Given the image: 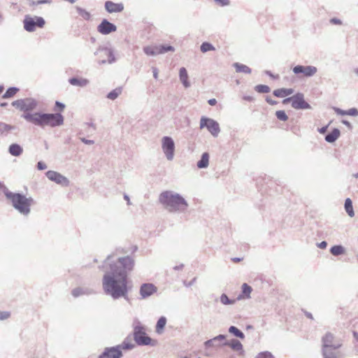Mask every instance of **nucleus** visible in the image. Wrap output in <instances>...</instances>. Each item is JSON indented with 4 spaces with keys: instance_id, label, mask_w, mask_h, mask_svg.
<instances>
[{
    "instance_id": "f257e3e1",
    "label": "nucleus",
    "mask_w": 358,
    "mask_h": 358,
    "mask_svg": "<svg viewBox=\"0 0 358 358\" xmlns=\"http://www.w3.org/2000/svg\"><path fill=\"white\" fill-rule=\"evenodd\" d=\"M113 255H109L99 268L104 270L102 287L104 293L116 300L128 299V274L134 266V260L129 256L119 257L112 262Z\"/></svg>"
},
{
    "instance_id": "f03ea898",
    "label": "nucleus",
    "mask_w": 358,
    "mask_h": 358,
    "mask_svg": "<svg viewBox=\"0 0 358 358\" xmlns=\"http://www.w3.org/2000/svg\"><path fill=\"white\" fill-rule=\"evenodd\" d=\"M11 104L24 112L22 115V118L41 128L46 126L56 127L64 124V118L60 113H29V111L35 110L38 105V102L35 99H20L13 101Z\"/></svg>"
},
{
    "instance_id": "7ed1b4c3",
    "label": "nucleus",
    "mask_w": 358,
    "mask_h": 358,
    "mask_svg": "<svg viewBox=\"0 0 358 358\" xmlns=\"http://www.w3.org/2000/svg\"><path fill=\"white\" fill-rule=\"evenodd\" d=\"M159 201L165 209L173 213H185L189 206L181 194L170 190L162 192L159 196Z\"/></svg>"
},
{
    "instance_id": "20e7f679",
    "label": "nucleus",
    "mask_w": 358,
    "mask_h": 358,
    "mask_svg": "<svg viewBox=\"0 0 358 358\" xmlns=\"http://www.w3.org/2000/svg\"><path fill=\"white\" fill-rule=\"evenodd\" d=\"M6 198L10 202L14 209L22 215L27 217L31 213V206L34 203L33 198L27 197L22 193L13 192L9 189H6Z\"/></svg>"
},
{
    "instance_id": "39448f33",
    "label": "nucleus",
    "mask_w": 358,
    "mask_h": 358,
    "mask_svg": "<svg viewBox=\"0 0 358 358\" xmlns=\"http://www.w3.org/2000/svg\"><path fill=\"white\" fill-rule=\"evenodd\" d=\"M45 24L44 18L41 16L26 15L23 20L24 29L28 32H34L37 27L43 28Z\"/></svg>"
},
{
    "instance_id": "423d86ee",
    "label": "nucleus",
    "mask_w": 358,
    "mask_h": 358,
    "mask_svg": "<svg viewBox=\"0 0 358 358\" xmlns=\"http://www.w3.org/2000/svg\"><path fill=\"white\" fill-rule=\"evenodd\" d=\"M134 340L138 345H152V338L147 335L141 325H136L133 332Z\"/></svg>"
},
{
    "instance_id": "0eeeda50",
    "label": "nucleus",
    "mask_w": 358,
    "mask_h": 358,
    "mask_svg": "<svg viewBox=\"0 0 358 358\" xmlns=\"http://www.w3.org/2000/svg\"><path fill=\"white\" fill-rule=\"evenodd\" d=\"M206 128L214 137H217L220 132L219 123L210 117L202 116L200 120V129Z\"/></svg>"
},
{
    "instance_id": "6e6552de",
    "label": "nucleus",
    "mask_w": 358,
    "mask_h": 358,
    "mask_svg": "<svg viewBox=\"0 0 358 358\" xmlns=\"http://www.w3.org/2000/svg\"><path fill=\"white\" fill-rule=\"evenodd\" d=\"M175 148L174 141L171 136H166L162 138V149L167 160L173 159Z\"/></svg>"
},
{
    "instance_id": "1a4fd4ad",
    "label": "nucleus",
    "mask_w": 358,
    "mask_h": 358,
    "mask_svg": "<svg viewBox=\"0 0 358 358\" xmlns=\"http://www.w3.org/2000/svg\"><path fill=\"white\" fill-rule=\"evenodd\" d=\"M293 73L300 77L301 76L306 78H311L317 72V68L312 65H296L292 69Z\"/></svg>"
},
{
    "instance_id": "9d476101",
    "label": "nucleus",
    "mask_w": 358,
    "mask_h": 358,
    "mask_svg": "<svg viewBox=\"0 0 358 358\" xmlns=\"http://www.w3.org/2000/svg\"><path fill=\"white\" fill-rule=\"evenodd\" d=\"M321 350L340 349L342 343L338 341L334 335L330 332H327L321 338Z\"/></svg>"
},
{
    "instance_id": "9b49d317",
    "label": "nucleus",
    "mask_w": 358,
    "mask_h": 358,
    "mask_svg": "<svg viewBox=\"0 0 358 358\" xmlns=\"http://www.w3.org/2000/svg\"><path fill=\"white\" fill-rule=\"evenodd\" d=\"M45 176L50 180L62 187H68L69 185V180L59 172L48 171L45 173Z\"/></svg>"
},
{
    "instance_id": "f8f14e48",
    "label": "nucleus",
    "mask_w": 358,
    "mask_h": 358,
    "mask_svg": "<svg viewBox=\"0 0 358 358\" xmlns=\"http://www.w3.org/2000/svg\"><path fill=\"white\" fill-rule=\"evenodd\" d=\"M292 107L296 110L311 109V106L306 101L304 94L301 92H297L293 95V101Z\"/></svg>"
},
{
    "instance_id": "ddd939ff",
    "label": "nucleus",
    "mask_w": 358,
    "mask_h": 358,
    "mask_svg": "<svg viewBox=\"0 0 358 358\" xmlns=\"http://www.w3.org/2000/svg\"><path fill=\"white\" fill-rule=\"evenodd\" d=\"M117 30L115 24L109 22L107 19H103L100 24L97 26V31L103 35H108Z\"/></svg>"
},
{
    "instance_id": "4468645a",
    "label": "nucleus",
    "mask_w": 358,
    "mask_h": 358,
    "mask_svg": "<svg viewBox=\"0 0 358 358\" xmlns=\"http://www.w3.org/2000/svg\"><path fill=\"white\" fill-rule=\"evenodd\" d=\"M118 347H107L99 355V358H122L123 353L120 350Z\"/></svg>"
},
{
    "instance_id": "2eb2a0df",
    "label": "nucleus",
    "mask_w": 358,
    "mask_h": 358,
    "mask_svg": "<svg viewBox=\"0 0 358 358\" xmlns=\"http://www.w3.org/2000/svg\"><path fill=\"white\" fill-rule=\"evenodd\" d=\"M157 287L152 283H143L141 285L139 293L141 299H147L157 292Z\"/></svg>"
},
{
    "instance_id": "dca6fc26",
    "label": "nucleus",
    "mask_w": 358,
    "mask_h": 358,
    "mask_svg": "<svg viewBox=\"0 0 358 358\" xmlns=\"http://www.w3.org/2000/svg\"><path fill=\"white\" fill-rule=\"evenodd\" d=\"M222 345L224 346H229L231 350L235 352H237L238 355L244 356L245 351L243 350V346L242 343L237 339L233 338L230 341L224 340L222 342Z\"/></svg>"
},
{
    "instance_id": "f3484780",
    "label": "nucleus",
    "mask_w": 358,
    "mask_h": 358,
    "mask_svg": "<svg viewBox=\"0 0 358 358\" xmlns=\"http://www.w3.org/2000/svg\"><path fill=\"white\" fill-rule=\"evenodd\" d=\"M226 338H227L226 335L220 334L217 336H215L214 338H213L211 339L207 340L206 341L204 342L203 345L206 348H212V347L217 348V347L224 346L222 345V342L224 341Z\"/></svg>"
},
{
    "instance_id": "a211bd4d",
    "label": "nucleus",
    "mask_w": 358,
    "mask_h": 358,
    "mask_svg": "<svg viewBox=\"0 0 358 358\" xmlns=\"http://www.w3.org/2000/svg\"><path fill=\"white\" fill-rule=\"evenodd\" d=\"M106 10L109 13H121L124 10L122 3H115L112 1H106L104 3Z\"/></svg>"
},
{
    "instance_id": "6ab92c4d",
    "label": "nucleus",
    "mask_w": 358,
    "mask_h": 358,
    "mask_svg": "<svg viewBox=\"0 0 358 358\" xmlns=\"http://www.w3.org/2000/svg\"><path fill=\"white\" fill-rule=\"evenodd\" d=\"M95 291L90 287H78L72 289L71 294L74 298H78L83 295H92L94 294Z\"/></svg>"
},
{
    "instance_id": "aec40b11",
    "label": "nucleus",
    "mask_w": 358,
    "mask_h": 358,
    "mask_svg": "<svg viewBox=\"0 0 358 358\" xmlns=\"http://www.w3.org/2000/svg\"><path fill=\"white\" fill-rule=\"evenodd\" d=\"M104 52V54L107 56V62L108 64H113L116 62V58L115 57L114 52L112 48L107 47H99L94 52V55H98L99 52Z\"/></svg>"
},
{
    "instance_id": "412c9836",
    "label": "nucleus",
    "mask_w": 358,
    "mask_h": 358,
    "mask_svg": "<svg viewBox=\"0 0 358 358\" xmlns=\"http://www.w3.org/2000/svg\"><path fill=\"white\" fill-rule=\"evenodd\" d=\"M322 358H343V354L339 349L321 350Z\"/></svg>"
},
{
    "instance_id": "4be33fe9",
    "label": "nucleus",
    "mask_w": 358,
    "mask_h": 358,
    "mask_svg": "<svg viewBox=\"0 0 358 358\" xmlns=\"http://www.w3.org/2000/svg\"><path fill=\"white\" fill-rule=\"evenodd\" d=\"M117 348L122 352V350H131L135 348V344L132 342V338L130 336L126 337L121 344L115 345Z\"/></svg>"
},
{
    "instance_id": "5701e85b",
    "label": "nucleus",
    "mask_w": 358,
    "mask_h": 358,
    "mask_svg": "<svg viewBox=\"0 0 358 358\" xmlns=\"http://www.w3.org/2000/svg\"><path fill=\"white\" fill-rule=\"evenodd\" d=\"M69 83L73 86L84 87L90 83V80L84 78L72 77L69 79Z\"/></svg>"
},
{
    "instance_id": "b1692460",
    "label": "nucleus",
    "mask_w": 358,
    "mask_h": 358,
    "mask_svg": "<svg viewBox=\"0 0 358 358\" xmlns=\"http://www.w3.org/2000/svg\"><path fill=\"white\" fill-rule=\"evenodd\" d=\"M241 294H240L238 297L237 300H241L243 299H250V294L252 291V288L251 286L248 285L247 283H243L241 287Z\"/></svg>"
},
{
    "instance_id": "393cba45",
    "label": "nucleus",
    "mask_w": 358,
    "mask_h": 358,
    "mask_svg": "<svg viewBox=\"0 0 358 358\" xmlns=\"http://www.w3.org/2000/svg\"><path fill=\"white\" fill-rule=\"evenodd\" d=\"M294 92V90L292 88H280L275 90L273 94L276 97L284 98L292 94Z\"/></svg>"
},
{
    "instance_id": "a878e982",
    "label": "nucleus",
    "mask_w": 358,
    "mask_h": 358,
    "mask_svg": "<svg viewBox=\"0 0 358 358\" xmlns=\"http://www.w3.org/2000/svg\"><path fill=\"white\" fill-rule=\"evenodd\" d=\"M8 152L13 157H19L22 154L23 148L18 143H12L8 147Z\"/></svg>"
},
{
    "instance_id": "bb28decb",
    "label": "nucleus",
    "mask_w": 358,
    "mask_h": 358,
    "mask_svg": "<svg viewBox=\"0 0 358 358\" xmlns=\"http://www.w3.org/2000/svg\"><path fill=\"white\" fill-rule=\"evenodd\" d=\"M17 127L7 123L0 122V136H7L12 131L15 130Z\"/></svg>"
},
{
    "instance_id": "cd10ccee",
    "label": "nucleus",
    "mask_w": 358,
    "mask_h": 358,
    "mask_svg": "<svg viewBox=\"0 0 358 358\" xmlns=\"http://www.w3.org/2000/svg\"><path fill=\"white\" fill-rule=\"evenodd\" d=\"M341 131L338 128H334L331 131L325 136V141L328 143H334L340 136Z\"/></svg>"
},
{
    "instance_id": "c85d7f7f",
    "label": "nucleus",
    "mask_w": 358,
    "mask_h": 358,
    "mask_svg": "<svg viewBox=\"0 0 358 358\" xmlns=\"http://www.w3.org/2000/svg\"><path fill=\"white\" fill-rule=\"evenodd\" d=\"M179 78H180V80L182 84L183 85V86L185 88H187L190 86V83L188 80L189 76H188L187 71L185 67H181L180 69Z\"/></svg>"
},
{
    "instance_id": "c756f323",
    "label": "nucleus",
    "mask_w": 358,
    "mask_h": 358,
    "mask_svg": "<svg viewBox=\"0 0 358 358\" xmlns=\"http://www.w3.org/2000/svg\"><path fill=\"white\" fill-rule=\"evenodd\" d=\"M209 154L206 152L201 155V159L197 162L196 166L199 169H206L209 164Z\"/></svg>"
},
{
    "instance_id": "7c9ffc66",
    "label": "nucleus",
    "mask_w": 358,
    "mask_h": 358,
    "mask_svg": "<svg viewBox=\"0 0 358 358\" xmlns=\"http://www.w3.org/2000/svg\"><path fill=\"white\" fill-rule=\"evenodd\" d=\"M166 322H167L166 317L164 316H161L158 319L156 326H155V331L157 334H161L163 333L164 327L166 324Z\"/></svg>"
},
{
    "instance_id": "2f4dec72",
    "label": "nucleus",
    "mask_w": 358,
    "mask_h": 358,
    "mask_svg": "<svg viewBox=\"0 0 358 358\" xmlns=\"http://www.w3.org/2000/svg\"><path fill=\"white\" fill-rule=\"evenodd\" d=\"M233 66L235 68L236 71L238 73L250 74L252 72V69L249 66L238 62L234 63Z\"/></svg>"
},
{
    "instance_id": "473e14b6",
    "label": "nucleus",
    "mask_w": 358,
    "mask_h": 358,
    "mask_svg": "<svg viewBox=\"0 0 358 358\" xmlns=\"http://www.w3.org/2000/svg\"><path fill=\"white\" fill-rule=\"evenodd\" d=\"M345 252V248L341 245H335L330 248V252L334 256L342 255Z\"/></svg>"
},
{
    "instance_id": "72a5a7b5",
    "label": "nucleus",
    "mask_w": 358,
    "mask_h": 358,
    "mask_svg": "<svg viewBox=\"0 0 358 358\" xmlns=\"http://www.w3.org/2000/svg\"><path fill=\"white\" fill-rule=\"evenodd\" d=\"M344 208H345L346 213L350 217H354L355 212L353 210L352 201L350 198H347L345 199V203H344Z\"/></svg>"
},
{
    "instance_id": "f704fd0d",
    "label": "nucleus",
    "mask_w": 358,
    "mask_h": 358,
    "mask_svg": "<svg viewBox=\"0 0 358 358\" xmlns=\"http://www.w3.org/2000/svg\"><path fill=\"white\" fill-rule=\"evenodd\" d=\"M228 331L229 334H232L236 338L241 339L245 338V334H243V332L235 326H230L228 329Z\"/></svg>"
},
{
    "instance_id": "c9c22d12",
    "label": "nucleus",
    "mask_w": 358,
    "mask_h": 358,
    "mask_svg": "<svg viewBox=\"0 0 358 358\" xmlns=\"http://www.w3.org/2000/svg\"><path fill=\"white\" fill-rule=\"evenodd\" d=\"M143 52L145 55L149 56H155L159 55L157 45L155 46H145Z\"/></svg>"
},
{
    "instance_id": "e433bc0d",
    "label": "nucleus",
    "mask_w": 358,
    "mask_h": 358,
    "mask_svg": "<svg viewBox=\"0 0 358 358\" xmlns=\"http://www.w3.org/2000/svg\"><path fill=\"white\" fill-rule=\"evenodd\" d=\"M158 48V52L159 54H164L168 52H173L175 50V48L173 46L171 45L167 44H162L157 45Z\"/></svg>"
},
{
    "instance_id": "4c0bfd02",
    "label": "nucleus",
    "mask_w": 358,
    "mask_h": 358,
    "mask_svg": "<svg viewBox=\"0 0 358 358\" xmlns=\"http://www.w3.org/2000/svg\"><path fill=\"white\" fill-rule=\"evenodd\" d=\"M122 87H117V88L113 90L112 91H110L109 93H108L106 95V97L108 99L115 100L122 93Z\"/></svg>"
},
{
    "instance_id": "58836bf2",
    "label": "nucleus",
    "mask_w": 358,
    "mask_h": 358,
    "mask_svg": "<svg viewBox=\"0 0 358 358\" xmlns=\"http://www.w3.org/2000/svg\"><path fill=\"white\" fill-rule=\"evenodd\" d=\"M18 91L19 88L16 87H8L6 90V92L3 94L2 97L3 99H8L13 97Z\"/></svg>"
},
{
    "instance_id": "ea45409f",
    "label": "nucleus",
    "mask_w": 358,
    "mask_h": 358,
    "mask_svg": "<svg viewBox=\"0 0 358 358\" xmlns=\"http://www.w3.org/2000/svg\"><path fill=\"white\" fill-rule=\"evenodd\" d=\"M76 10L78 15L85 20H90L91 19V14L85 9L81 7H76Z\"/></svg>"
},
{
    "instance_id": "a19ab883",
    "label": "nucleus",
    "mask_w": 358,
    "mask_h": 358,
    "mask_svg": "<svg viewBox=\"0 0 358 358\" xmlns=\"http://www.w3.org/2000/svg\"><path fill=\"white\" fill-rule=\"evenodd\" d=\"M200 50L202 52L205 53L208 51L215 50V48L209 42H203L200 46Z\"/></svg>"
},
{
    "instance_id": "79ce46f5",
    "label": "nucleus",
    "mask_w": 358,
    "mask_h": 358,
    "mask_svg": "<svg viewBox=\"0 0 358 358\" xmlns=\"http://www.w3.org/2000/svg\"><path fill=\"white\" fill-rule=\"evenodd\" d=\"M220 300L223 305H233L236 302L235 299H229L226 294H222Z\"/></svg>"
},
{
    "instance_id": "37998d69",
    "label": "nucleus",
    "mask_w": 358,
    "mask_h": 358,
    "mask_svg": "<svg viewBox=\"0 0 358 358\" xmlns=\"http://www.w3.org/2000/svg\"><path fill=\"white\" fill-rule=\"evenodd\" d=\"M255 90L256 92H257L258 93H261V94L268 93L271 91V88L269 86H268L266 85H262V84L256 85L255 87Z\"/></svg>"
},
{
    "instance_id": "c03bdc74",
    "label": "nucleus",
    "mask_w": 358,
    "mask_h": 358,
    "mask_svg": "<svg viewBox=\"0 0 358 358\" xmlns=\"http://www.w3.org/2000/svg\"><path fill=\"white\" fill-rule=\"evenodd\" d=\"M29 5L31 6H35L40 4L48 3L50 4L52 3V0H28Z\"/></svg>"
},
{
    "instance_id": "a18cd8bd",
    "label": "nucleus",
    "mask_w": 358,
    "mask_h": 358,
    "mask_svg": "<svg viewBox=\"0 0 358 358\" xmlns=\"http://www.w3.org/2000/svg\"><path fill=\"white\" fill-rule=\"evenodd\" d=\"M275 116L278 118V120H279L280 121L285 122V121H287L288 120L287 115L286 114L285 110H277L275 112Z\"/></svg>"
},
{
    "instance_id": "49530a36",
    "label": "nucleus",
    "mask_w": 358,
    "mask_h": 358,
    "mask_svg": "<svg viewBox=\"0 0 358 358\" xmlns=\"http://www.w3.org/2000/svg\"><path fill=\"white\" fill-rule=\"evenodd\" d=\"M255 358H275L273 354L268 351H264L258 353Z\"/></svg>"
},
{
    "instance_id": "de8ad7c7",
    "label": "nucleus",
    "mask_w": 358,
    "mask_h": 358,
    "mask_svg": "<svg viewBox=\"0 0 358 358\" xmlns=\"http://www.w3.org/2000/svg\"><path fill=\"white\" fill-rule=\"evenodd\" d=\"M65 104L59 101H55V106H54V110L55 112L58 111V112H62L64 110L65 108ZM61 114V113H59Z\"/></svg>"
},
{
    "instance_id": "09e8293b",
    "label": "nucleus",
    "mask_w": 358,
    "mask_h": 358,
    "mask_svg": "<svg viewBox=\"0 0 358 358\" xmlns=\"http://www.w3.org/2000/svg\"><path fill=\"white\" fill-rule=\"evenodd\" d=\"M347 115L354 117L358 116V109L356 108H350L349 110H347Z\"/></svg>"
},
{
    "instance_id": "8fccbe9b",
    "label": "nucleus",
    "mask_w": 358,
    "mask_h": 358,
    "mask_svg": "<svg viewBox=\"0 0 358 358\" xmlns=\"http://www.w3.org/2000/svg\"><path fill=\"white\" fill-rule=\"evenodd\" d=\"M10 316V313L8 311H0V320L8 319Z\"/></svg>"
},
{
    "instance_id": "3c124183",
    "label": "nucleus",
    "mask_w": 358,
    "mask_h": 358,
    "mask_svg": "<svg viewBox=\"0 0 358 358\" xmlns=\"http://www.w3.org/2000/svg\"><path fill=\"white\" fill-rule=\"evenodd\" d=\"M214 1L220 6H229L230 3L229 0H214Z\"/></svg>"
},
{
    "instance_id": "603ef678",
    "label": "nucleus",
    "mask_w": 358,
    "mask_h": 358,
    "mask_svg": "<svg viewBox=\"0 0 358 358\" xmlns=\"http://www.w3.org/2000/svg\"><path fill=\"white\" fill-rule=\"evenodd\" d=\"M36 168L39 171H43V170H45L47 168V165L45 164V162H42V161H40L37 163L36 164Z\"/></svg>"
},
{
    "instance_id": "864d4df0",
    "label": "nucleus",
    "mask_w": 358,
    "mask_h": 358,
    "mask_svg": "<svg viewBox=\"0 0 358 358\" xmlns=\"http://www.w3.org/2000/svg\"><path fill=\"white\" fill-rule=\"evenodd\" d=\"M264 73L273 80H278L279 78V75H275L271 71L266 70L264 71Z\"/></svg>"
},
{
    "instance_id": "5fc2aeb1",
    "label": "nucleus",
    "mask_w": 358,
    "mask_h": 358,
    "mask_svg": "<svg viewBox=\"0 0 358 358\" xmlns=\"http://www.w3.org/2000/svg\"><path fill=\"white\" fill-rule=\"evenodd\" d=\"M334 111L337 115H347V110H342L339 108H334Z\"/></svg>"
},
{
    "instance_id": "6e6d98bb",
    "label": "nucleus",
    "mask_w": 358,
    "mask_h": 358,
    "mask_svg": "<svg viewBox=\"0 0 358 358\" xmlns=\"http://www.w3.org/2000/svg\"><path fill=\"white\" fill-rule=\"evenodd\" d=\"M196 278H194L192 280H190L189 282H187L186 280H184L183 281V285L187 287H191L192 285H194V283L196 282Z\"/></svg>"
},
{
    "instance_id": "4d7b16f0",
    "label": "nucleus",
    "mask_w": 358,
    "mask_h": 358,
    "mask_svg": "<svg viewBox=\"0 0 358 358\" xmlns=\"http://www.w3.org/2000/svg\"><path fill=\"white\" fill-rule=\"evenodd\" d=\"M330 23L332 24L340 25L342 24V21L338 18L333 17V18L330 19Z\"/></svg>"
},
{
    "instance_id": "13d9d810",
    "label": "nucleus",
    "mask_w": 358,
    "mask_h": 358,
    "mask_svg": "<svg viewBox=\"0 0 358 358\" xmlns=\"http://www.w3.org/2000/svg\"><path fill=\"white\" fill-rule=\"evenodd\" d=\"M265 100H266V101L268 104H270V105H271V106H274V105H276V104L278 103V101H275V100L272 99H271L270 96H267L266 97V99H265Z\"/></svg>"
},
{
    "instance_id": "bf43d9fd",
    "label": "nucleus",
    "mask_w": 358,
    "mask_h": 358,
    "mask_svg": "<svg viewBox=\"0 0 358 358\" xmlns=\"http://www.w3.org/2000/svg\"><path fill=\"white\" fill-rule=\"evenodd\" d=\"M317 247L320 249H325L327 246V243L325 241H323L317 244Z\"/></svg>"
},
{
    "instance_id": "052dcab7",
    "label": "nucleus",
    "mask_w": 358,
    "mask_h": 358,
    "mask_svg": "<svg viewBox=\"0 0 358 358\" xmlns=\"http://www.w3.org/2000/svg\"><path fill=\"white\" fill-rule=\"evenodd\" d=\"M292 101H293V96L285 98L282 100V103L285 105V104H287L289 102H291L292 103Z\"/></svg>"
},
{
    "instance_id": "680f3d73",
    "label": "nucleus",
    "mask_w": 358,
    "mask_h": 358,
    "mask_svg": "<svg viewBox=\"0 0 358 358\" xmlns=\"http://www.w3.org/2000/svg\"><path fill=\"white\" fill-rule=\"evenodd\" d=\"M81 141L83 143H84L85 144H87V145H92V144H94V141L92 140H88V139H86L85 138H80Z\"/></svg>"
},
{
    "instance_id": "e2e57ef3",
    "label": "nucleus",
    "mask_w": 358,
    "mask_h": 358,
    "mask_svg": "<svg viewBox=\"0 0 358 358\" xmlns=\"http://www.w3.org/2000/svg\"><path fill=\"white\" fill-rule=\"evenodd\" d=\"M243 99L245 100V101H249V102H252L255 101V99L253 96H249V95H245L243 96Z\"/></svg>"
},
{
    "instance_id": "0e129e2a",
    "label": "nucleus",
    "mask_w": 358,
    "mask_h": 358,
    "mask_svg": "<svg viewBox=\"0 0 358 358\" xmlns=\"http://www.w3.org/2000/svg\"><path fill=\"white\" fill-rule=\"evenodd\" d=\"M342 123L343 124H345L346 127H348L349 129L351 130L352 129V126L351 123L349 121H348L347 120H343Z\"/></svg>"
},
{
    "instance_id": "69168bd1",
    "label": "nucleus",
    "mask_w": 358,
    "mask_h": 358,
    "mask_svg": "<svg viewBox=\"0 0 358 358\" xmlns=\"http://www.w3.org/2000/svg\"><path fill=\"white\" fill-rule=\"evenodd\" d=\"M0 189L2 190L3 193L4 194V195L6 196V189H8V187L2 182L0 181Z\"/></svg>"
},
{
    "instance_id": "338daca9",
    "label": "nucleus",
    "mask_w": 358,
    "mask_h": 358,
    "mask_svg": "<svg viewBox=\"0 0 358 358\" xmlns=\"http://www.w3.org/2000/svg\"><path fill=\"white\" fill-rule=\"evenodd\" d=\"M327 129H328V125L324 126L321 128H318L317 130L320 134H325L327 131Z\"/></svg>"
},
{
    "instance_id": "774afa93",
    "label": "nucleus",
    "mask_w": 358,
    "mask_h": 358,
    "mask_svg": "<svg viewBox=\"0 0 358 358\" xmlns=\"http://www.w3.org/2000/svg\"><path fill=\"white\" fill-rule=\"evenodd\" d=\"M303 313H304V315L306 316V317L310 319V320H314V317L313 316V314L310 312H308L306 310H303Z\"/></svg>"
}]
</instances>
